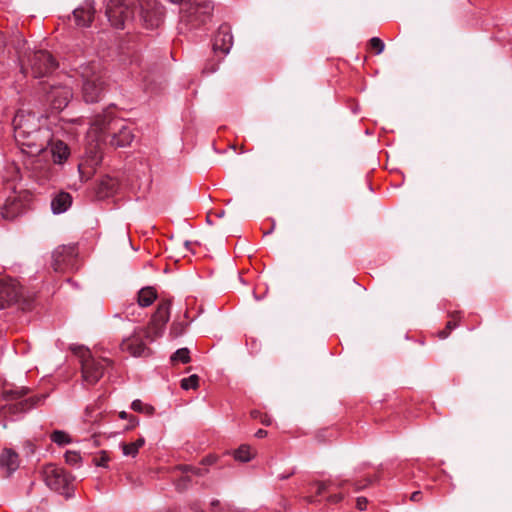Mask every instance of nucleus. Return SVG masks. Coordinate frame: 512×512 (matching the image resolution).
Masks as SVG:
<instances>
[{
    "label": "nucleus",
    "mask_w": 512,
    "mask_h": 512,
    "mask_svg": "<svg viewBox=\"0 0 512 512\" xmlns=\"http://www.w3.org/2000/svg\"><path fill=\"white\" fill-rule=\"evenodd\" d=\"M171 300L162 299L152 315L149 325L146 328H136L133 334L122 340L120 349L133 357H148L151 349L143 342V337L149 342L163 335L165 326L170 318Z\"/></svg>",
    "instance_id": "f257e3e1"
},
{
    "label": "nucleus",
    "mask_w": 512,
    "mask_h": 512,
    "mask_svg": "<svg viewBox=\"0 0 512 512\" xmlns=\"http://www.w3.org/2000/svg\"><path fill=\"white\" fill-rule=\"evenodd\" d=\"M88 136L97 142V146L104 143L115 148L130 145L134 138L131 127L124 120L112 117L110 113L95 117Z\"/></svg>",
    "instance_id": "f03ea898"
},
{
    "label": "nucleus",
    "mask_w": 512,
    "mask_h": 512,
    "mask_svg": "<svg viewBox=\"0 0 512 512\" xmlns=\"http://www.w3.org/2000/svg\"><path fill=\"white\" fill-rule=\"evenodd\" d=\"M52 136L51 130L44 128L27 134L25 140L15 139L26 168L33 171H40L43 168L40 162L48 153L47 147L52 140Z\"/></svg>",
    "instance_id": "7ed1b4c3"
},
{
    "label": "nucleus",
    "mask_w": 512,
    "mask_h": 512,
    "mask_svg": "<svg viewBox=\"0 0 512 512\" xmlns=\"http://www.w3.org/2000/svg\"><path fill=\"white\" fill-rule=\"evenodd\" d=\"M82 80V96L85 102L95 103L101 100L105 87V73L98 62L84 63L76 68Z\"/></svg>",
    "instance_id": "20e7f679"
},
{
    "label": "nucleus",
    "mask_w": 512,
    "mask_h": 512,
    "mask_svg": "<svg viewBox=\"0 0 512 512\" xmlns=\"http://www.w3.org/2000/svg\"><path fill=\"white\" fill-rule=\"evenodd\" d=\"M180 4V23L189 29L200 27L211 16L212 5L208 0H169Z\"/></svg>",
    "instance_id": "39448f33"
},
{
    "label": "nucleus",
    "mask_w": 512,
    "mask_h": 512,
    "mask_svg": "<svg viewBox=\"0 0 512 512\" xmlns=\"http://www.w3.org/2000/svg\"><path fill=\"white\" fill-rule=\"evenodd\" d=\"M21 70L24 74L30 69L34 78H39L51 73L57 66L52 54L46 50H37L27 55L26 62L20 58Z\"/></svg>",
    "instance_id": "423d86ee"
},
{
    "label": "nucleus",
    "mask_w": 512,
    "mask_h": 512,
    "mask_svg": "<svg viewBox=\"0 0 512 512\" xmlns=\"http://www.w3.org/2000/svg\"><path fill=\"white\" fill-rule=\"evenodd\" d=\"M106 16L111 25L124 29L135 18V0H109L106 4Z\"/></svg>",
    "instance_id": "0eeeda50"
},
{
    "label": "nucleus",
    "mask_w": 512,
    "mask_h": 512,
    "mask_svg": "<svg viewBox=\"0 0 512 512\" xmlns=\"http://www.w3.org/2000/svg\"><path fill=\"white\" fill-rule=\"evenodd\" d=\"M81 357L82 378L89 385H95L104 375L106 367L112 364L108 358L95 359L88 350L79 349Z\"/></svg>",
    "instance_id": "6e6552de"
},
{
    "label": "nucleus",
    "mask_w": 512,
    "mask_h": 512,
    "mask_svg": "<svg viewBox=\"0 0 512 512\" xmlns=\"http://www.w3.org/2000/svg\"><path fill=\"white\" fill-rule=\"evenodd\" d=\"M138 12L139 22L147 29L160 26L164 10L157 0H135V12Z\"/></svg>",
    "instance_id": "1a4fd4ad"
},
{
    "label": "nucleus",
    "mask_w": 512,
    "mask_h": 512,
    "mask_svg": "<svg viewBox=\"0 0 512 512\" xmlns=\"http://www.w3.org/2000/svg\"><path fill=\"white\" fill-rule=\"evenodd\" d=\"M68 83H50L49 89L44 87L45 100L51 109L56 111L63 110L73 97V91L70 87L71 79L67 78Z\"/></svg>",
    "instance_id": "9d476101"
},
{
    "label": "nucleus",
    "mask_w": 512,
    "mask_h": 512,
    "mask_svg": "<svg viewBox=\"0 0 512 512\" xmlns=\"http://www.w3.org/2000/svg\"><path fill=\"white\" fill-rule=\"evenodd\" d=\"M14 138L25 140L27 134L42 130L45 127L41 126L40 118L33 112L26 110H19L13 119Z\"/></svg>",
    "instance_id": "9b49d317"
},
{
    "label": "nucleus",
    "mask_w": 512,
    "mask_h": 512,
    "mask_svg": "<svg viewBox=\"0 0 512 512\" xmlns=\"http://www.w3.org/2000/svg\"><path fill=\"white\" fill-rule=\"evenodd\" d=\"M28 392L29 390L25 387L5 388L3 390V397L5 400L17 401L9 407L12 413L28 411L42 399V397L37 396L22 399L28 394Z\"/></svg>",
    "instance_id": "f8f14e48"
},
{
    "label": "nucleus",
    "mask_w": 512,
    "mask_h": 512,
    "mask_svg": "<svg viewBox=\"0 0 512 512\" xmlns=\"http://www.w3.org/2000/svg\"><path fill=\"white\" fill-rule=\"evenodd\" d=\"M78 255L74 244L58 246L52 252L51 266L55 272L62 273L72 269Z\"/></svg>",
    "instance_id": "ddd939ff"
},
{
    "label": "nucleus",
    "mask_w": 512,
    "mask_h": 512,
    "mask_svg": "<svg viewBox=\"0 0 512 512\" xmlns=\"http://www.w3.org/2000/svg\"><path fill=\"white\" fill-rule=\"evenodd\" d=\"M42 476L46 485L57 492H65L70 483V477L61 467L47 464L43 467Z\"/></svg>",
    "instance_id": "4468645a"
},
{
    "label": "nucleus",
    "mask_w": 512,
    "mask_h": 512,
    "mask_svg": "<svg viewBox=\"0 0 512 512\" xmlns=\"http://www.w3.org/2000/svg\"><path fill=\"white\" fill-rule=\"evenodd\" d=\"M21 294L18 283L11 278H0V310L15 302Z\"/></svg>",
    "instance_id": "2eb2a0df"
},
{
    "label": "nucleus",
    "mask_w": 512,
    "mask_h": 512,
    "mask_svg": "<svg viewBox=\"0 0 512 512\" xmlns=\"http://www.w3.org/2000/svg\"><path fill=\"white\" fill-rule=\"evenodd\" d=\"M94 0H84V2L73 10V20L77 27H89L94 20L95 15Z\"/></svg>",
    "instance_id": "dca6fc26"
},
{
    "label": "nucleus",
    "mask_w": 512,
    "mask_h": 512,
    "mask_svg": "<svg viewBox=\"0 0 512 512\" xmlns=\"http://www.w3.org/2000/svg\"><path fill=\"white\" fill-rule=\"evenodd\" d=\"M233 45V36L231 27L228 24H222L215 34L213 39L214 52H221L223 54L229 53Z\"/></svg>",
    "instance_id": "f3484780"
},
{
    "label": "nucleus",
    "mask_w": 512,
    "mask_h": 512,
    "mask_svg": "<svg viewBox=\"0 0 512 512\" xmlns=\"http://www.w3.org/2000/svg\"><path fill=\"white\" fill-rule=\"evenodd\" d=\"M49 153L52 156V160L54 164H63L67 161L70 156V148L68 145L62 140H51Z\"/></svg>",
    "instance_id": "a211bd4d"
},
{
    "label": "nucleus",
    "mask_w": 512,
    "mask_h": 512,
    "mask_svg": "<svg viewBox=\"0 0 512 512\" xmlns=\"http://www.w3.org/2000/svg\"><path fill=\"white\" fill-rule=\"evenodd\" d=\"M0 467L6 470L7 475L16 471L19 467V456L11 449H5L0 455Z\"/></svg>",
    "instance_id": "6ab92c4d"
},
{
    "label": "nucleus",
    "mask_w": 512,
    "mask_h": 512,
    "mask_svg": "<svg viewBox=\"0 0 512 512\" xmlns=\"http://www.w3.org/2000/svg\"><path fill=\"white\" fill-rule=\"evenodd\" d=\"M72 204V197L67 192H60L57 194L51 201V209L54 214H60L65 211L71 206Z\"/></svg>",
    "instance_id": "aec40b11"
},
{
    "label": "nucleus",
    "mask_w": 512,
    "mask_h": 512,
    "mask_svg": "<svg viewBox=\"0 0 512 512\" xmlns=\"http://www.w3.org/2000/svg\"><path fill=\"white\" fill-rule=\"evenodd\" d=\"M156 299L157 292L151 286L140 289L137 294V303L142 308L149 307Z\"/></svg>",
    "instance_id": "412c9836"
},
{
    "label": "nucleus",
    "mask_w": 512,
    "mask_h": 512,
    "mask_svg": "<svg viewBox=\"0 0 512 512\" xmlns=\"http://www.w3.org/2000/svg\"><path fill=\"white\" fill-rule=\"evenodd\" d=\"M449 316L451 319L447 322L445 329L441 330L438 333V336L441 339L447 338L448 335L450 334V332L458 326V322L461 319V312L455 311V312L450 313Z\"/></svg>",
    "instance_id": "4be33fe9"
},
{
    "label": "nucleus",
    "mask_w": 512,
    "mask_h": 512,
    "mask_svg": "<svg viewBox=\"0 0 512 512\" xmlns=\"http://www.w3.org/2000/svg\"><path fill=\"white\" fill-rule=\"evenodd\" d=\"M234 458L241 462H248L253 458L251 447L248 445H241L234 451Z\"/></svg>",
    "instance_id": "5701e85b"
},
{
    "label": "nucleus",
    "mask_w": 512,
    "mask_h": 512,
    "mask_svg": "<svg viewBox=\"0 0 512 512\" xmlns=\"http://www.w3.org/2000/svg\"><path fill=\"white\" fill-rule=\"evenodd\" d=\"M131 409L135 412L144 413L146 415H152L155 412V408L153 406L145 404L139 399H136L131 403Z\"/></svg>",
    "instance_id": "b1692460"
},
{
    "label": "nucleus",
    "mask_w": 512,
    "mask_h": 512,
    "mask_svg": "<svg viewBox=\"0 0 512 512\" xmlns=\"http://www.w3.org/2000/svg\"><path fill=\"white\" fill-rule=\"evenodd\" d=\"M190 360V351L188 348H180L171 356L172 362H181L183 364H186L189 363Z\"/></svg>",
    "instance_id": "393cba45"
},
{
    "label": "nucleus",
    "mask_w": 512,
    "mask_h": 512,
    "mask_svg": "<svg viewBox=\"0 0 512 512\" xmlns=\"http://www.w3.org/2000/svg\"><path fill=\"white\" fill-rule=\"evenodd\" d=\"M51 440L58 445H65V444L70 443V441H71L69 435L67 433H65L64 431H60V430H55L51 434Z\"/></svg>",
    "instance_id": "a878e982"
},
{
    "label": "nucleus",
    "mask_w": 512,
    "mask_h": 512,
    "mask_svg": "<svg viewBox=\"0 0 512 512\" xmlns=\"http://www.w3.org/2000/svg\"><path fill=\"white\" fill-rule=\"evenodd\" d=\"M199 385V377L194 374L181 380V388L184 390L196 389Z\"/></svg>",
    "instance_id": "bb28decb"
},
{
    "label": "nucleus",
    "mask_w": 512,
    "mask_h": 512,
    "mask_svg": "<svg viewBox=\"0 0 512 512\" xmlns=\"http://www.w3.org/2000/svg\"><path fill=\"white\" fill-rule=\"evenodd\" d=\"M178 470H180L183 474H194L197 476H204L207 470H203L201 468L192 467L190 465H180L177 467Z\"/></svg>",
    "instance_id": "cd10ccee"
},
{
    "label": "nucleus",
    "mask_w": 512,
    "mask_h": 512,
    "mask_svg": "<svg viewBox=\"0 0 512 512\" xmlns=\"http://www.w3.org/2000/svg\"><path fill=\"white\" fill-rule=\"evenodd\" d=\"M369 45L370 48L373 49L377 55L381 54L385 48L384 42L378 37H372L369 40Z\"/></svg>",
    "instance_id": "c85d7f7f"
},
{
    "label": "nucleus",
    "mask_w": 512,
    "mask_h": 512,
    "mask_svg": "<svg viewBox=\"0 0 512 512\" xmlns=\"http://www.w3.org/2000/svg\"><path fill=\"white\" fill-rule=\"evenodd\" d=\"M65 461L70 465H77L81 461V456L78 452L67 451L65 453Z\"/></svg>",
    "instance_id": "c756f323"
},
{
    "label": "nucleus",
    "mask_w": 512,
    "mask_h": 512,
    "mask_svg": "<svg viewBox=\"0 0 512 512\" xmlns=\"http://www.w3.org/2000/svg\"><path fill=\"white\" fill-rule=\"evenodd\" d=\"M122 451L125 456L135 457L138 454V449L135 448V445L131 443H123Z\"/></svg>",
    "instance_id": "7c9ffc66"
},
{
    "label": "nucleus",
    "mask_w": 512,
    "mask_h": 512,
    "mask_svg": "<svg viewBox=\"0 0 512 512\" xmlns=\"http://www.w3.org/2000/svg\"><path fill=\"white\" fill-rule=\"evenodd\" d=\"M211 507L213 512H234L230 505L220 506L219 500H213Z\"/></svg>",
    "instance_id": "2f4dec72"
},
{
    "label": "nucleus",
    "mask_w": 512,
    "mask_h": 512,
    "mask_svg": "<svg viewBox=\"0 0 512 512\" xmlns=\"http://www.w3.org/2000/svg\"><path fill=\"white\" fill-rule=\"evenodd\" d=\"M108 461L109 457L105 451H101L100 455L93 459L94 464L99 467H106Z\"/></svg>",
    "instance_id": "473e14b6"
},
{
    "label": "nucleus",
    "mask_w": 512,
    "mask_h": 512,
    "mask_svg": "<svg viewBox=\"0 0 512 512\" xmlns=\"http://www.w3.org/2000/svg\"><path fill=\"white\" fill-rule=\"evenodd\" d=\"M218 65H219L218 61L210 60V61H208V62L205 64V66H204V68H203V70H202V73H203V74H211V73H214L215 71H217V69H218Z\"/></svg>",
    "instance_id": "72a5a7b5"
},
{
    "label": "nucleus",
    "mask_w": 512,
    "mask_h": 512,
    "mask_svg": "<svg viewBox=\"0 0 512 512\" xmlns=\"http://www.w3.org/2000/svg\"><path fill=\"white\" fill-rule=\"evenodd\" d=\"M190 482H191V479L188 476V474H184L177 481L176 487H177L178 490L186 489L189 486Z\"/></svg>",
    "instance_id": "f704fd0d"
},
{
    "label": "nucleus",
    "mask_w": 512,
    "mask_h": 512,
    "mask_svg": "<svg viewBox=\"0 0 512 512\" xmlns=\"http://www.w3.org/2000/svg\"><path fill=\"white\" fill-rule=\"evenodd\" d=\"M115 186V183L112 179L110 178H106V179H103L101 182H100V190H107L108 191H111L113 190Z\"/></svg>",
    "instance_id": "c9c22d12"
},
{
    "label": "nucleus",
    "mask_w": 512,
    "mask_h": 512,
    "mask_svg": "<svg viewBox=\"0 0 512 512\" xmlns=\"http://www.w3.org/2000/svg\"><path fill=\"white\" fill-rule=\"evenodd\" d=\"M135 309H136V306L134 303H131L129 305H127L124 309V314L126 316L127 319L129 320H135L134 319V315H135Z\"/></svg>",
    "instance_id": "e433bc0d"
},
{
    "label": "nucleus",
    "mask_w": 512,
    "mask_h": 512,
    "mask_svg": "<svg viewBox=\"0 0 512 512\" xmlns=\"http://www.w3.org/2000/svg\"><path fill=\"white\" fill-rule=\"evenodd\" d=\"M183 325L180 323H173L170 328V333L173 334L175 337L179 336L183 332Z\"/></svg>",
    "instance_id": "4c0bfd02"
},
{
    "label": "nucleus",
    "mask_w": 512,
    "mask_h": 512,
    "mask_svg": "<svg viewBox=\"0 0 512 512\" xmlns=\"http://www.w3.org/2000/svg\"><path fill=\"white\" fill-rule=\"evenodd\" d=\"M371 478H366L364 481L354 483L355 491H360L372 483Z\"/></svg>",
    "instance_id": "58836bf2"
},
{
    "label": "nucleus",
    "mask_w": 512,
    "mask_h": 512,
    "mask_svg": "<svg viewBox=\"0 0 512 512\" xmlns=\"http://www.w3.org/2000/svg\"><path fill=\"white\" fill-rule=\"evenodd\" d=\"M368 505V500L365 497H358L356 500V507L360 511L366 510Z\"/></svg>",
    "instance_id": "ea45409f"
},
{
    "label": "nucleus",
    "mask_w": 512,
    "mask_h": 512,
    "mask_svg": "<svg viewBox=\"0 0 512 512\" xmlns=\"http://www.w3.org/2000/svg\"><path fill=\"white\" fill-rule=\"evenodd\" d=\"M329 482H315L314 484L317 485V495H321L323 492L327 490Z\"/></svg>",
    "instance_id": "a19ab883"
},
{
    "label": "nucleus",
    "mask_w": 512,
    "mask_h": 512,
    "mask_svg": "<svg viewBox=\"0 0 512 512\" xmlns=\"http://www.w3.org/2000/svg\"><path fill=\"white\" fill-rule=\"evenodd\" d=\"M344 498V496L342 494H334V495H331L327 498V501L329 503H339L340 501H342Z\"/></svg>",
    "instance_id": "79ce46f5"
},
{
    "label": "nucleus",
    "mask_w": 512,
    "mask_h": 512,
    "mask_svg": "<svg viewBox=\"0 0 512 512\" xmlns=\"http://www.w3.org/2000/svg\"><path fill=\"white\" fill-rule=\"evenodd\" d=\"M138 425V419L134 415L129 416V424L126 426V430H131Z\"/></svg>",
    "instance_id": "37998d69"
},
{
    "label": "nucleus",
    "mask_w": 512,
    "mask_h": 512,
    "mask_svg": "<svg viewBox=\"0 0 512 512\" xmlns=\"http://www.w3.org/2000/svg\"><path fill=\"white\" fill-rule=\"evenodd\" d=\"M410 500L413 502H420L422 500V492L415 491L411 494Z\"/></svg>",
    "instance_id": "c03bdc74"
},
{
    "label": "nucleus",
    "mask_w": 512,
    "mask_h": 512,
    "mask_svg": "<svg viewBox=\"0 0 512 512\" xmlns=\"http://www.w3.org/2000/svg\"><path fill=\"white\" fill-rule=\"evenodd\" d=\"M132 443L135 445V448L139 450L144 445L145 440H144L143 437H140V438H138L136 441H134Z\"/></svg>",
    "instance_id": "a18cd8bd"
},
{
    "label": "nucleus",
    "mask_w": 512,
    "mask_h": 512,
    "mask_svg": "<svg viewBox=\"0 0 512 512\" xmlns=\"http://www.w3.org/2000/svg\"><path fill=\"white\" fill-rule=\"evenodd\" d=\"M267 434H268V433H267V431H266V430H264V429H259V430H257V432L255 433V437H257V438H264V437H266V436H267Z\"/></svg>",
    "instance_id": "49530a36"
},
{
    "label": "nucleus",
    "mask_w": 512,
    "mask_h": 512,
    "mask_svg": "<svg viewBox=\"0 0 512 512\" xmlns=\"http://www.w3.org/2000/svg\"><path fill=\"white\" fill-rule=\"evenodd\" d=\"M4 47H5V37H4V35L0 32V55L3 53V51H4Z\"/></svg>",
    "instance_id": "de8ad7c7"
},
{
    "label": "nucleus",
    "mask_w": 512,
    "mask_h": 512,
    "mask_svg": "<svg viewBox=\"0 0 512 512\" xmlns=\"http://www.w3.org/2000/svg\"><path fill=\"white\" fill-rule=\"evenodd\" d=\"M91 161L93 165H98L101 161V156L96 152Z\"/></svg>",
    "instance_id": "09e8293b"
},
{
    "label": "nucleus",
    "mask_w": 512,
    "mask_h": 512,
    "mask_svg": "<svg viewBox=\"0 0 512 512\" xmlns=\"http://www.w3.org/2000/svg\"><path fill=\"white\" fill-rule=\"evenodd\" d=\"M3 216L5 218H9V217H12L13 215L10 213L9 211V208H8V204L5 205L4 207V211L2 212Z\"/></svg>",
    "instance_id": "8fccbe9b"
},
{
    "label": "nucleus",
    "mask_w": 512,
    "mask_h": 512,
    "mask_svg": "<svg viewBox=\"0 0 512 512\" xmlns=\"http://www.w3.org/2000/svg\"><path fill=\"white\" fill-rule=\"evenodd\" d=\"M129 416H130V414H128V413H127V412H125V411H121V412L119 413V417H120L121 419H128V420H129Z\"/></svg>",
    "instance_id": "3c124183"
},
{
    "label": "nucleus",
    "mask_w": 512,
    "mask_h": 512,
    "mask_svg": "<svg viewBox=\"0 0 512 512\" xmlns=\"http://www.w3.org/2000/svg\"><path fill=\"white\" fill-rule=\"evenodd\" d=\"M213 462V460L210 458V457H207L203 460V463L204 464H211Z\"/></svg>",
    "instance_id": "603ef678"
},
{
    "label": "nucleus",
    "mask_w": 512,
    "mask_h": 512,
    "mask_svg": "<svg viewBox=\"0 0 512 512\" xmlns=\"http://www.w3.org/2000/svg\"><path fill=\"white\" fill-rule=\"evenodd\" d=\"M305 499L307 500V502H308V503H313V502H315V499H314V497H313V496H308V497H306Z\"/></svg>",
    "instance_id": "864d4df0"
},
{
    "label": "nucleus",
    "mask_w": 512,
    "mask_h": 512,
    "mask_svg": "<svg viewBox=\"0 0 512 512\" xmlns=\"http://www.w3.org/2000/svg\"><path fill=\"white\" fill-rule=\"evenodd\" d=\"M261 422H262L263 424H265V425H270V423H271L270 419H267V418L262 419V420H261Z\"/></svg>",
    "instance_id": "5fc2aeb1"
},
{
    "label": "nucleus",
    "mask_w": 512,
    "mask_h": 512,
    "mask_svg": "<svg viewBox=\"0 0 512 512\" xmlns=\"http://www.w3.org/2000/svg\"><path fill=\"white\" fill-rule=\"evenodd\" d=\"M83 168H84L83 164H79L78 169H79V172L81 175H83Z\"/></svg>",
    "instance_id": "6e6d98bb"
},
{
    "label": "nucleus",
    "mask_w": 512,
    "mask_h": 512,
    "mask_svg": "<svg viewBox=\"0 0 512 512\" xmlns=\"http://www.w3.org/2000/svg\"><path fill=\"white\" fill-rule=\"evenodd\" d=\"M293 473L294 472H291L288 475H283V476H281V479H286V478L290 477Z\"/></svg>",
    "instance_id": "4d7b16f0"
},
{
    "label": "nucleus",
    "mask_w": 512,
    "mask_h": 512,
    "mask_svg": "<svg viewBox=\"0 0 512 512\" xmlns=\"http://www.w3.org/2000/svg\"><path fill=\"white\" fill-rule=\"evenodd\" d=\"M258 413H259V412H257V411H253V412L251 413V415H252V417L256 418V417H257V415H258Z\"/></svg>",
    "instance_id": "13d9d810"
}]
</instances>
